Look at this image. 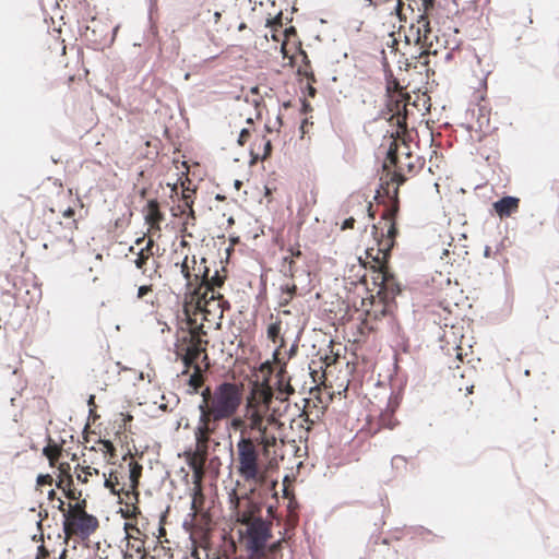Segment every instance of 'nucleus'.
<instances>
[{"label":"nucleus","mask_w":559,"mask_h":559,"mask_svg":"<svg viewBox=\"0 0 559 559\" xmlns=\"http://www.w3.org/2000/svg\"><path fill=\"white\" fill-rule=\"evenodd\" d=\"M236 447V471L249 484V493L261 499L277 498L280 466L276 457L267 448L259 452L252 439L245 435H240Z\"/></svg>","instance_id":"f257e3e1"},{"label":"nucleus","mask_w":559,"mask_h":559,"mask_svg":"<svg viewBox=\"0 0 559 559\" xmlns=\"http://www.w3.org/2000/svg\"><path fill=\"white\" fill-rule=\"evenodd\" d=\"M266 499L255 498L247 503L238 514L237 522L240 544L249 559H264L274 548L273 525L262 515V506Z\"/></svg>","instance_id":"f03ea898"},{"label":"nucleus","mask_w":559,"mask_h":559,"mask_svg":"<svg viewBox=\"0 0 559 559\" xmlns=\"http://www.w3.org/2000/svg\"><path fill=\"white\" fill-rule=\"evenodd\" d=\"M202 401L198 405L200 411L199 426L195 428V436L204 433L203 425L207 420L222 421L238 413L243 394L240 385L230 380L221 381L213 390L206 386L201 392Z\"/></svg>","instance_id":"7ed1b4c3"},{"label":"nucleus","mask_w":559,"mask_h":559,"mask_svg":"<svg viewBox=\"0 0 559 559\" xmlns=\"http://www.w3.org/2000/svg\"><path fill=\"white\" fill-rule=\"evenodd\" d=\"M372 273V284L378 288L377 295L380 298V304L374 306V318L389 317L396 308L394 297L399 290L397 286L394 284L391 272L386 270L383 263H378L377 270H373Z\"/></svg>","instance_id":"20e7f679"},{"label":"nucleus","mask_w":559,"mask_h":559,"mask_svg":"<svg viewBox=\"0 0 559 559\" xmlns=\"http://www.w3.org/2000/svg\"><path fill=\"white\" fill-rule=\"evenodd\" d=\"M180 186L181 191L177 193V197L181 202L179 210L181 214L186 215L188 218L195 219L193 205L197 198V188H191L190 185H186L183 181H180Z\"/></svg>","instance_id":"39448f33"},{"label":"nucleus","mask_w":559,"mask_h":559,"mask_svg":"<svg viewBox=\"0 0 559 559\" xmlns=\"http://www.w3.org/2000/svg\"><path fill=\"white\" fill-rule=\"evenodd\" d=\"M520 198L514 195H503L492 202V212L500 218L510 217L519 211Z\"/></svg>","instance_id":"423d86ee"},{"label":"nucleus","mask_w":559,"mask_h":559,"mask_svg":"<svg viewBox=\"0 0 559 559\" xmlns=\"http://www.w3.org/2000/svg\"><path fill=\"white\" fill-rule=\"evenodd\" d=\"M81 539H87L99 526L98 519L91 513L84 511L74 523Z\"/></svg>","instance_id":"0eeeda50"},{"label":"nucleus","mask_w":559,"mask_h":559,"mask_svg":"<svg viewBox=\"0 0 559 559\" xmlns=\"http://www.w3.org/2000/svg\"><path fill=\"white\" fill-rule=\"evenodd\" d=\"M391 394L388 400V409L395 412L403 400L406 379H390Z\"/></svg>","instance_id":"6e6552de"},{"label":"nucleus","mask_w":559,"mask_h":559,"mask_svg":"<svg viewBox=\"0 0 559 559\" xmlns=\"http://www.w3.org/2000/svg\"><path fill=\"white\" fill-rule=\"evenodd\" d=\"M247 417L249 419L250 428L259 431L261 435H263L265 427H264V418H265V412L259 409V408H247Z\"/></svg>","instance_id":"1a4fd4ad"},{"label":"nucleus","mask_w":559,"mask_h":559,"mask_svg":"<svg viewBox=\"0 0 559 559\" xmlns=\"http://www.w3.org/2000/svg\"><path fill=\"white\" fill-rule=\"evenodd\" d=\"M158 12V0H147L148 32L153 38L158 36V25L155 14Z\"/></svg>","instance_id":"9d476101"},{"label":"nucleus","mask_w":559,"mask_h":559,"mask_svg":"<svg viewBox=\"0 0 559 559\" xmlns=\"http://www.w3.org/2000/svg\"><path fill=\"white\" fill-rule=\"evenodd\" d=\"M394 413L395 412L388 409L385 413L381 414V417H380V427L381 428L393 430L400 425V421L394 416Z\"/></svg>","instance_id":"9b49d317"},{"label":"nucleus","mask_w":559,"mask_h":559,"mask_svg":"<svg viewBox=\"0 0 559 559\" xmlns=\"http://www.w3.org/2000/svg\"><path fill=\"white\" fill-rule=\"evenodd\" d=\"M58 501H59V504L57 506V508L62 512V518H63L62 519L63 532L68 534L69 526L73 525V523H74V515L71 513L70 509H68V510L63 509L64 502L61 498H58Z\"/></svg>","instance_id":"f8f14e48"},{"label":"nucleus","mask_w":559,"mask_h":559,"mask_svg":"<svg viewBox=\"0 0 559 559\" xmlns=\"http://www.w3.org/2000/svg\"><path fill=\"white\" fill-rule=\"evenodd\" d=\"M142 472V465L130 462L129 463V479L133 487L139 485Z\"/></svg>","instance_id":"ddd939ff"},{"label":"nucleus","mask_w":559,"mask_h":559,"mask_svg":"<svg viewBox=\"0 0 559 559\" xmlns=\"http://www.w3.org/2000/svg\"><path fill=\"white\" fill-rule=\"evenodd\" d=\"M226 426L228 429L233 430H241L243 426V418L236 413L235 415L226 418Z\"/></svg>","instance_id":"4468645a"},{"label":"nucleus","mask_w":559,"mask_h":559,"mask_svg":"<svg viewBox=\"0 0 559 559\" xmlns=\"http://www.w3.org/2000/svg\"><path fill=\"white\" fill-rule=\"evenodd\" d=\"M153 245V241L150 240L147 242V246L145 248H142L136 254H138V258L134 260V265L136 269L139 270H143L144 269V265L146 264L147 260H148V254H144V251Z\"/></svg>","instance_id":"2eb2a0df"},{"label":"nucleus","mask_w":559,"mask_h":559,"mask_svg":"<svg viewBox=\"0 0 559 559\" xmlns=\"http://www.w3.org/2000/svg\"><path fill=\"white\" fill-rule=\"evenodd\" d=\"M175 266H180V272H181L183 278L187 281L186 286H189L190 278H191L192 274H191V270L188 265V255H186L181 262L175 263Z\"/></svg>","instance_id":"dca6fc26"},{"label":"nucleus","mask_w":559,"mask_h":559,"mask_svg":"<svg viewBox=\"0 0 559 559\" xmlns=\"http://www.w3.org/2000/svg\"><path fill=\"white\" fill-rule=\"evenodd\" d=\"M281 328H282V323L281 321H275V322H272L267 325V329H266V334H267V337L275 342L276 341V337L281 334Z\"/></svg>","instance_id":"f3484780"},{"label":"nucleus","mask_w":559,"mask_h":559,"mask_svg":"<svg viewBox=\"0 0 559 559\" xmlns=\"http://www.w3.org/2000/svg\"><path fill=\"white\" fill-rule=\"evenodd\" d=\"M82 471L84 472V475H82V473H76V479L82 484L87 483L88 476H91L93 472H97L96 468H92L90 466L82 467Z\"/></svg>","instance_id":"a211bd4d"},{"label":"nucleus","mask_w":559,"mask_h":559,"mask_svg":"<svg viewBox=\"0 0 559 559\" xmlns=\"http://www.w3.org/2000/svg\"><path fill=\"white\" fill-rule=\"evenodd\" d=\"M250 136H251V130L249 128H242L240 130L238 139H237L238 145L243 146Z\"/></svg>","instance_id":"6ab92c4d"},{"label":"nucleus","mask_w":559,"mask_h":559,"mask_svg":"<svg viewBox=\"0 0 559 559\" xmlns=\"http://www.w3.org/2000/svg\"><path fill=\"white\" fill-rule=\"evenodd\" d=\"M206 261H207L206 258H201L200 263L204 264V267H203L202 271L200 269L199 270V274L195 275V277H200L201 282H205L209 278V275H210V267L206 265Z\"/></svg>","instance_id":"aec40b11"},{"label":"nucleus","mask_w":559,"mask_h":559,"mask_svg":"<svg viewBox=\"0 0 559 559\" xmlns=\"http://www.w3.org/2000/svg\"><path fill=\"white\" fill-rule=\"evenodd\" d=\"M263 139H264V144H263L262 157L264 159H269V158H271L272 153H273V144L270 139H265V138H263Z\"/></svg>","instance_id":"412c9836"},{"label":"nucleus","mask_w":559,"mask_h":559,"mask_svg":"<svg viewBox=\"0 0 559 559\" xmlns=\"http://www.w3.org/2000/svg\"><path fill=\"white\" fill-rule=\"evenodd\" d=\"M397 234H399L397 225L395 223H390L388 225L386 235L390 238L392 243L394 242V239L397 236Z\"/></svg>","instance_id":"4be33fe9"},{"label":"nucleus","mask_w":559,"mask_h":559,"mask_svg":"<svg viewBox=\"0 0 559 559\" xmlns=\"http://www.w3.org/2000/svg\"><path fill=\"white\" fill-rule=\"evenodd\" d=\"M300 114L301 115H308L309 112L312 111V106L311 104L306 100V99H300V109H299Z\"/></svg>","instance_id":"5701e85b"},{"label":"nucleus","mask_w":559,"mask_h":559,"mask_svg":"<svg viewBox=\"0 0 559 559\" xmlns=\"http://www.w3.org/2000/svg\"><path fill=\"white\" fill-rule=\"evenodd\" d=\"M151 292H152V286L151 285H141L138 288L136 296H138L139 299H143Z\"/></svg>","instance_id":"b1692460"},{"label":"nucleus","mask_w":559,"mask_h":559,"mask_svg":"<svg viewBox=\"0 0 559 559\" xmlns=\"http://www.w3.org/2000/svg\"><path fill=\"white\" fill-rule=\"evenodd\" d=\"M356 219L350 216L343 221L341 228L344 229H353L355 227Z\"/></svg>","instance_id":"393cba45"},{"label":"nucleus","mask_w":559,"mask_h":559,"mask_svg":"<svg viewBox=\"0 0 559 559\" xmlns=\"http://www.w3.org/2000/svg\"><path fill=\"white\" fill-rule=\"evenodd\" d=\"M282 12L280 11L274 17H269L266 20V23H265V26L266 27H272L273 24L276 22V23H282Z\"/></svg>","instance_id":"a878e982"},{"label":"nucleus","mask_w":559,"mask_h":559,"mask_svg":"<svg viewBox=\"0 0 559 559\" xmlns=\"http://www.w3.org/2000/svg\"><path fill=\"white\" fill-rule=\"evenodd\" d=\"M425 12H429L435 8V0H420Z\"/></svg>","instance_id":"bb28decb"},{"label":"nucleus","mask_w":559,"mask_h":559,"mask_svg":"<svg viewBox=\"0 0 559 559\" xmlns=\"http://www.w3.org/2000/svg\"><path fill=\"white\" fill-rule=\"evenodd\" d=\"M264 159L262 154L255 153L253 148H250V165L257 163L258 160Z\"/></svg>","instance_id":"cd10ccee"},{"label":"nucleus","mask_w":559,"mask_h":559,"mask_svg":"<svg viewBox=\"0 0 559 559\" xmlns=\"http://www.w3.org/2000/svg\"><path fill=\"white\" fill-rule=\"evenodd\" d=\"M297 352H298V344H297V341H295L292 344V346L289 347V349L287 350V355L289 358H292L297 355Z\"/></svg>","instance_id":"c85d7f7f"},{"label":"nucleus","mask_w":559,"mask_h":559,"mask_svg":"<svg viewBox=\"0 0 559 559\" xmlns=\"http://www.w3.org/2000/svg\"><path fill=\"white\" fill-rule=\"evenodd\" d=\"M38 515H39V520L36 522V526H37V530L40 531L41 526H43L41 522L44 519H46L48 516V511L47 510L40 511Z\"/></svg>","instance_id":"c756f323"},{"label":"nucleus","mask_w":559,"mask_h":559,"mask_svg":"<svg viewBox=\"0 0 559 559\" xmlns=\"http://www.w3.org/2000/svg\"><path fill=\"white\" fill-rule=\"evenodd\" d=\"M311 123L309 118L308 117H305L304 120L301 121L300 123V127H299V131L301 133V136L305 135L306 133V128L308 127V124Z\"/></svg>","instance_id":"7c9ffc66"},{"label":"nucleus","mask_w":559,"mask_h":559,"mask_svg":"<svg viewBox=\"0 0 559 559\" xmlns=\"http://www.w3.org/2000/svg\"><path fill=\"white\" fill-rule=\"evenodd\" d=\"M286 263L289 265V267H288L289 276H293L294 262L290 257L283 258V265H285Z\"/></svg>","instance_id":"2f4dec72"},{"label":"nucleus","mask_w":559,"mask_h":559,"mask_svg":"<svg viewBox=\"0 0 559 559\" xmlns=\"http://www.w3.org/2000/svg\"><path fill=\"white\" fill-rule=\"evenodd\" d=\"M423 29H424V39H427L428 35L432 31L430 21H427L426 23L423 24Z\"/></svg>","instance_id":"473e14b6"},{"label":"nucleus","mask_w":559,"mask_h":559,"mask_svg":"<svg viewBox=\"0 0 559 559\" xmlns=\"http://www.w3.org/2000/svg\"><path fill=\"white\" fill-rule=\"evenodd\" d=\"M395 155H396L395 150H393V148H391V147H390V148L386 151V157H388V158L390 159V162H392V163H396V156H395Z\"/></svg>","instance_id":"72a5a7b5"},{"label":"nucleus","mask_w":559,"mask_h":559,"mask_svg":"<svg viewBox=\"0 0 559 559\" xmlns=\"http://www.w3.org/2000/svg\"><path fill=\"white\" fill-rule=\"evenodd\" d=\"M409 28L415 29V34H416L415 43L418 44L421 38V28L420 27L415 28L414 24H412Z\"/></svg>","instance_id":"f704fd0d"},{"label":"nucleus","mask_w":559,"mask_h":559,"mask_svg":"<svg viewBox=\"0 0 559 559\" xmlns=\"http://www.w3.org/2000/svg\"><path fill=\"white\" fill-rule=\"evenodd\" d=\"M85 504H86V500H81V501L74 503L73 506H71V509L72 510H83L85 508Z\"/></svg>","instance_id":"c9c22d12"},{"label":"nucleus","mask_w":559,"mask_h":559,"mask_svg":"<svg viewBox=\"0 0 559 559\" xmlns=\"http://www.w3.org/2000/svg\"><path fill=\"white\" fill-rule=\"evenodd\" d=\"M75 214V210L71 206H69L68 209H66V211L63 212V216L66 218H72Z\"/></svg>","instance_id":"e433bc0d"},{"label":"nucleus","mask_w":559,"mask_h":559,"mask_svg":"<svg viewBox=\"0 0 559 559\" xmlns=\"http://www.w3.org/2000/svg\"><path fill=\"white\" fill-rule=\"evenodd\" d=\"M397 461H401L402 463L406 464V459L403 455H394L391 460V464L393 467L395 466V463Z\"/></svg>","instance_id":"4c0bfd02"},{"label":"nucleus","mask_w":559,"mask_h":559,"mask_svg":"<svg viewBox=\"0 0 559 559\" xmlns=\"http://www.w3.org/2000/svg\"><path fill=\"white\" fill-rule=\"evenodd\" d=\"M45 479H51L50 475L49 474H38V476L36 478L37 485H41V483Z\"/></svg>","instance_id":"58836bf2"},{"label":"nucleus","mask_w":559,"mask_h":559,"mask_svg":"<svg viewBox=\"0 0 559 559\" xmlns=\"http://www.w3.org/2000/svg\"><path fill=\"white\" fill-rule=\"evenodd\" d=\"M201 313H202L203 320L209 321V322L211 321V319H210L211 318V310L210 309L203 308Z\"/></svg>","instance_id":"ea45409f"},{"label":"nucleus","mask_w":559,"mask_h":559,"mask_svg":"<svg viewBox=\"0 0 559 559\" xmlns=\"http://www.w3.org/2000/svg\"><path fill=\"white\" fill-rule=\"evenodd\" d=\"M305 93L310 97H314L317 90L312 86H307Z\"/></svg>","instance_id":"a19ab883"},{"label":"nucleus","mask_w":559,"mask_h":559,"mask_svg":"<svg viewBox=\"0 0 559 559\" xmlns=\"http://www.w3.org/2000/svg\"><path fill=\"white\" fill-rule=\"evenodd\" d=\"M195 330L201 335H206V331L203 323L197 324Z\"/></svg>","instance_id":"79ce46f5"},{"label":"nucleus","mask_w":559,"mask_h":559,"mask_svg":"<svg viewBox=\"0 0 559 559\" xmlns=\"http://www.w3.org/2000/svg\"><path fill=\"white\" fill-rule=\"evenodd\" d=\"M179 185H180V182H179V181H177V182H175V183H169V182H168V183H167V187H169V188H170V190H171V192H173V193H176V194H177V193H178V186H179Z\"/></svg>","instance_id":"37998d69"},{"label":"nucleus","mask_w":559,"mask_h":559,"mask_svg":"<svg viewBox=\"0 0 559 559\" xmlns=\"http://www.w3.org/2000/svg\"><path fill=\"white\" fill-rule=\"evenodd\" d=\"M265 507L266 508V513L267 515H272L273 512H274V506L273 504H266V500L264 501L262 508Z\"/></svg>","instance_id":"c03bdc74"},{"label":"nucleus","mask_w":559,"mask_h":559,"mask_svg":"<svg viewBox=\"0 0 559 559\" xmlns=\"http://www.w3.org/2000/svg\"><path fill=\"white\" fill-rule=\"evenodd\" d=\"M427 21H429V19L426 16V14H419L416 19V22L419 24H424Z\"/></svg>","instance_id":"a18cd8bd"},{"label":"nucleus","mask_w":559,"mask_h":559,"mask_svg":"<svg viewBox=\"0 0 559 559\" xmlns=\"http://www.w3.org/2000/svg\"><path fill=\"white\" fill-rule=\"evenodd\" d=\"M491 254H492L491 248L489 246H485V248H484V257L485 258H490Z\"/></svg>","instance_id":"49530a36"},{"label":"nucleus","mask_w":559,"mask_h":559,"mask_svg":"<svg viewBox=\"0 0 559 559\" xmlns=\"http://www.w3.org/2000/svg\"><path fill=\"white\" fill-rule=\"evenodd\" d=\"M288 250H289L292 255H295V257H300L301 255V251L298 248L295 249V248L290 247Z\"/></svg>","instance_id":"de8ad7c7"},{"label":"nucleus","mask_w":559,"mask_h":559,"mask_svg":"<svg viewBox=\"0 0 559 559\" xmlns=\"http://www.w3.org/2000/svg\"><path fill=\"white\" fill-rule=\"evenodd\" d=\"M87 405L90 406V408L94 407L95 406V395L94 394H91L87 399Z\"/></svg>","instance_id":"09e8293b"},{"label":"nucleus","mask_w":559,"mask_h":559,"mask_svg":"<svg viewBox=\"0 0 559 559\" xmlns=\"http://www.w3.org/2000/svg\"><path fill=\"white\" fill-rule=\"evenodd\" d=\"M296 33H297V31L294 26H289L285 29V34L288 36L295 35Z\"/></svg>","instance_id":"8fccbe9b"},{"label":"nucleus","mask_w":559,"mask_h":559,"mask_svg":"<svg viewBox=\"0 0 559 559\" xmlns=\"http://www.w3.org/2000/svg\"><path fill=\"white\" fill-rule=\"evenodd\" d=\"M301 55H302V61H304V63H305L307 67H310V60H309V58H308V56H307L306 51H305V50H301Z\"/></svg>","instance_id":"3c124183"},{"label":"nucleus","mask_w":559,"mask_h":559,"mask_svg":"<svg viewBox=\"0 0 559 559\" xmlns=\"http://www.w3.org/2000/svg\"><path fill=\"white\" fill-rule=\"evenodd\" d=\"M188 385L191 386L193 389V392L197 393L198 391L194 389V385H195V378L192 376L190 377V379L188 380Z\"/></svg>","instance_id":"603ef678"},{"label":"nucleus","mask_w":559,"mask_h":559,"mask_svg":"<svg viewBox=\"0 0 559 559\" xmlns=\"http://www.w3.org/2000/svg\"><path fill=\"white\" fill-rule=\"evenodd\" d=\"M48 499L49 500H53V499L58 500L57 492L53 489L48 491Z\"/></svg>","instance_id":"864d4df0"},{"label":"nucleus","mask_w":559,"mask_h":559,"mask_svg":"<svg viewBox=\"0 0 559 559\" xmlns=\"http://www.w3.org/2000/svg\"><path fill=\"white\" fill-rule=\"evenodd\" d=\"M43 455H45L48 459L50 457V449L48 445L43 448Z\"/></svg>","instance_id":"5fc2aeb1"},{"label":"nucleus","mask_w":559,"mask_h":559,"mask_svg":"<svg viewBox=\"0 0 559 559\" xmlns=\"http://www.w3.org/2000/svg\"><path fill=\"white\" fill-rule=\"evenodd\" d=\"M213 16H214L215 23H217L221 20L222 13L216 11V12H214Z\"/></svg>","instance_id":"6e6d98bb"},{"label":"nucleus","mask_w":559,"mask_h":559,"mask_svg":"<svg viewBox=\"0 0 559 559\" xmlns=\"http://www.w3.org/2000/svg\"><path fill=\"white\" fill-rule=\"evenodd\" d=\"M61 466H62V471H68V472H70V471H71V466H70V464H69V463H67V462H66V463H62V464H61Z\"/></svg>","instance_id":"4d7b16f0"},{"label":"nucleus","mask_w":559,"mask_h":559,"mask_svg":"<svg viewBox=\"0 0 559 559\" xmlns=\"http://www.w3.org/2000/svg\"><path fill=\"white\" fill-rule=\"evenodd\" d=\"M234 186H235V188H236V189H239V188L242 186V181H241V180H239V179H236V180L234 181Z\"/></svg>","instance_id":"13d9d810"},{"label":"nucleus","mask_w":559,"mask_h":559,"mask_svg":"<svg viewBox=\"0 0 559 559\" xmlns=\"http://www.w3.org/2000/svg\"><path fill=\"white\" fill-rule=\"evenodd\" d=\"M247 28V24L245 22H241L239 25H238V31L241 32L243 29Z\"/></svg>","instance_id":"bf43d9fd"},{"label":"nucleus","mask_w":559,"mask_h":559,"mask_svg":"<svg viewBox=\"0 0 559 559\" xmlns=\"http://www.w3.org/2000/svg\"><path fill=\"white\" fill-rule=\"evenodd\" d=\"M418 531L420 532V534H423V533H430V531H429V530H427V528H425V527H423V526H420V527L418 528Z\"/></svg>","instance_id":"052dcab7"},{"label":"nucleus","mask_w":559,"mask_h":559,"mask_svg":"<svg viewBox=\"0 0 559 559\" xmlns=\"http://www.w3.org/2000/svg\"><path fill=\"white\" fill-rule=\"evenodd\" d=\"M153 267H155L154 273H156L157 269L159 267V263L156 261H153Z\"/></svg>","instance_id":"680f3d73"},{"label":"nucleus","mask_w":559,"mask_h":559,"mask_svg":"<svg viewBox=\"0 0 559 559\" xmlns=\"http://www.w3.org/2000/svg\"><path fill=\"white\" fill-rule=\"evenodd\" d=\"M40 539H41V534H39V535H34V536H33V540H34V542H38V540H40Z\"/></svg>","instance_id":"e2e57ef3"},{"label":"nucleus","mask_w":559,"mask_h":559,"mask_svg":"<svg viewBox=\"0 0 559 559\" xmlns=\"http://www.w3.org/2000/svg\"><path fill=\"white\" fill-rule=\"evenodd\" d=\"M264 129L266 132H273V129L267 123L264 126Z\"/></svg>","instance_id":"0e129e2a"},{"label":"nucleus","mask_w":559,"mask_h":559,"mask_svg":"<svg viewBox=\"0 0 559 559\" xmlns=\"http://www.w3.org/2000/svg\"><path fill=\"white\" fill-rule=\"evenodd\" d=\"M228 224L231 225L235 223V219L233 216H230L228 219H227Z\"/></svg>","instance_id":"69168bd1"},{"label":"nucleus","mask_w":559,"mask_h":559,"mask_svg":"<svg viewBox=\"0 0 559 559\" xmlns=\"http://www.w3.org/2000/svg\"><path fill=\"white\" fill-rule=\"evenodd\" d=\"M144 240V237H140L135 240V243L136 245H140L142 241Z\"/></svg>","instance_id":"338daca9"},{"label":"nucleus","mask_w":559,"mask_h":559,"mask_svg":"<svg viewBox=\"0 0 559 559\" xmlns=\"http://www.w3.org/2000/svg\"><path fill=\"white\" fill-rule=\"evenodd\" d=\"M272 39L275 40V41H278V36L275 35V34H272Z\"/></svg>","instance_id":"774afa93"}]
</instances>
